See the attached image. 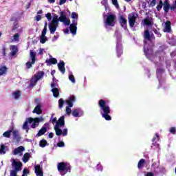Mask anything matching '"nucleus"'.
I'll list each match as a JSON object with an SVG mask.
<instances>
[{
  "label": "nucleus",
  "mask_w": 176,
  "mask_h": 176,
  "mask_svg": "<svg viewBox=\"0 0 176 176\" xmlns=\"http://www.w3.org/2000/svg\"><path fill=\"white\" fill-rule=\"evenodd\" d=\"M144 52L146 57L148 58L151 61H153L155 63V65H160L162 67V63L160 61H164V56H166V53L164 51L160 50L155 54H153V51L152 50V39H155L153 37V34L150 33L149 31H144Z\"/></svg>",
  "instance_id": "obj_1"
},
{
  "label": "nucleus",
  "mask_w": 176,
  "mask_h": 176,
  "mask_svg": "<svg viewBox=\"0 0 176 176\" xmlns=\"http://www.w3.org/2000/svg\"><path fill=\"white\" fill-rule=\"evenodd\" d=\"M63 23L64 25L68 26L71 24V21L69 18L67 17L65 12L62 11L60 13V16L58 15L54 14L52 16V21L49 23V30L50 34H54L57 31V27H58V22Z\"/></svg>",
  "instance_id": "obj_2"
},
{
  "label": "nucleus",
  "mask_w": 176,
  "mask_h": 176,
  "mask_svg": "<svg viewBox=\"0 0 176 176\" xmlns=\"http://www.w3.org/2000/svg\"><path fill=\"white\" fill-rule=\"evenodd\" d=\"M54 114H52L50 122H52L53 124L56 122L54 126V130L56 135H62L63 137H67V135H68V129L65 128L63 131L60 129V127H63V126L65 125V121L64 120V119H65V117L63 116L57 121V118H54Z\"/></svg>",
  "instance_id": "obj_3"
},
{
  "label": "nucleus",
  "mask_w": 176,
  "mask_h": 176,
  "mask_svg": "<svg viewBox=\"0 0 176 176\" xmlns=\"http://www.w3.org/2000/svg\"><path fill=\"white\" fill-rule=\"evenodd\" d=\"M109 101L100 99L98 102L99 107L100 108V115L105 120H112V118L109 116L111 113V107H109Z\"/></svg>",
  "instance_id": "obj_4"
},
{
  "label": "nucleus",
  "mask_w": 176,
  "mask_h": 176,
  "mask_svg": "<svg viewBox=\"0 0 176 176\" xmlns=\"http://www.w3.org/2000/svg\"><path fill=\"white\" fill-rule=\"evenodd\" d=\"M103 21H104V26L106 30H109L110 27H115L116 24V15L109 12L105 15L103 14Z\"/></svg>",
  "instance_id": "obj_5"
},
{
  "label": "nucleus",
  "mask_w": 176,
  "mask_h": 176,
  "mask_svg": "<svg viewBox=\"0 0 176 176\" xmlns=\"http://www.w3.org/2000/svg\"><path fill=\"white\" fill-rule=\"evenodd\" d=\"M114 36L116 38V52L117 57H120L123 54V43H122V34L119 30H116L114 33Z\"/></svg>",
  "instance_id": "obj_6"
},
{
  "label": "nucleus",
  "mask_w": 176,
  "mask_h": 176,
  "mask_svg": "<svg viewBox=\"0 0 176 176\" xmlns=\"http://www.w3.org/2000/svg\"><path fill=\"white\" fill-rule=\"evenodd\" d=\"M58 171L60 175L64 176L67 173H71V165L67 162H60L57 165Z\"/></svg>",
  "instance_id": "obj_7"
},
{
  "label": "nucleus",
  "mask_w": 176,
  "mask_h": 176,
  "mask_svg": "<svg viewBox=\"0 0 176 176\" xmlns=\"http://www.w3.org/2000/svg\"><path fill=\"white\" fill-rule=\"evenodd\" d=\"M78 13L73 12L72 13V19H73L72 23L69 25V30L72 35H76V30H78V28L76 25H78Z\"/></svg>",
  "instance_id": "obj_8"
},
{
  "label": "nucleus",
  "mask_w": 176,
  "mask_h": 176,
  "mask_svg": "<svg viewBox=\"0 0 176 176\" xmlns=\"http://www.w3.org/2000/svg\"><path fill=\"white\" fill-rule=\"evenodd\" d=\"M45 76V72L39 71L36 73L34 76L32 77L30 80V84L29 87H34L38 83V80H41Z\"/></svg>",
  "instance_id": "obj_9"
},
{
  "label": "nucleus",
  "mask_w": 176,
  "mask_h": 176,
  "mask_svg": "<svg viewBox=\"0 0 176 176\" xmlns=\"http://www.w3.org/2000/svg\"><path fill=\"white\" fill-rule=\"evenodd\" d=\"M10 162L14 168V170H11V171H16V173H19V171H21V168L23 167V163L20 162V160L12 158L10 160Z\"/></svg>",
  "instance_id": "obj_10"
},
{
  "label": "nucleus",
  "mask_w": 176,
  "mask_h": 176,
  "mask_svg": "<svg viewBox=\"0 0 176 176\" xmlns=\"http://www.w3.org/2000/svg\"><path fill=\"white\" fill-rule=\"evenodd\" d=\"M28 120L29 121V124H31L32 129H36L39 126L40 122H43L44 119L42 117L39 118H28Z\"/></svg>",
  "instance_id": "obj_11"
},
{
  "label": "nucleus",
  "mask_w": 176,
  "mask_h": 176,
  "mask_svg": "<svg viewBox=\"0 0 176 176\" xmlns=\"http://www.w3.org/2000/svg\"><path fill=\"white\" fill-rule=\"evenodd\" d=\"M75 102V96H72L69 98L67 100H66V103L67 104V107H66V113L67 115H71V108L74 107V103Z\"/></svg>",
  "instance_id": "obj_12"
},
{
  "label": "nucleus",
  "mask_w": 176,
  "mask_h": 176,
  "mask_svg": "<svg viewBox=\"0 0 176 176\" xmlns=\"http://www.w3.org/2000/svg\"><path fill=\"white\" fill-rule=\"evenodd\" d=\"M52 90L54 97H57L60 93L58 89V84H57V80L53 77V82L51 84Z\"/></svg>",
  "instance_id": "obj_13"
},
{
  "label": "nucleus",
  "mask_w": 176,
  "mask_h": 176,
  "mask_svg": "<svg viewBox=\"0 0 176 176\" xmlns=\"http://www.w3.org/2000/svg\"><path fill=\"white\" fill-rule=\"evenodd\" d=\"M138 17V14L135 12H132L128 15L129 23L131 28H134V24H135Z\"/></svg>",
  "instance_id": "obj_14"
},
{
  "label": "nucleus",
  "mask_w": 176,
  "mask_h": 176,
  "mask_svg": "<svg viewBox=\"0 0 176 176\" xmlns=\"http://www.w3.org/2000/svg\"><path fill=\"white\" fill-rule=\"evenodd\" d=\"M164 75V69H163L162 67L157 68V78L159 80L160 86H163V84L164 83V81H162V78H163Z\"/></svg>",
  "instance_id": "obj_15"
},
{
  "label": "nucleus",
  "mask_w": 176,
  "mask_h": 176,
  "mask_svg": "<svg viewBox=\"0 0 176 176\" xmlns=\"http://www.w3.org/2000/svg\"><path fill=\"white\" fill-rule=\"evenodd\" d=\"M164 32H167L168 34H171L173 30L171 29V22L170 21H166L162 23Z\"/></svg>",
  "instance_id": "obj_16"
},
{
  "label": "nucleus",
  "mask_w": 176,
  "mask_h": 176,
  "mask_svg": "<svg viewBox=\"0 0 176 176\" xmlns=\"http://www.w3.org/2000/svg\"><path fill=\"white\" fill-rule=\"evenodd\" d=\"M25 151V148L23 146H20L19 147L14 149V151L12 152V155H14V156H23V153Z\"/></svg>",
  "instance_id": "obj_17"
},
{
  "label": "nucleus",
  "mask_w": 176,
  "mask_h": 176,
  "mask_svg": "<svg viewBox=\"0 0 176 176\" xmlns=\"http://www.w3.org/2000/svg\"><path fill=\"white\" fill-rule=\"evenodd\" d=\"M119 23L124 30H127V19L123 15L119 16Z\"/></svg>",
  "instance_id": "obj_18"
},
{
  "label": "nucleus",
  "mask_w": 176,
  "mask_h": 176,
  "mask_svg": "<svg viewBox=\"0 0 176 176\" xmlns=\"http://www.w3.org/2000/svg\"><path fill=\"white\" fill-rule=\"evenodd\" d=\"M49 129V122L45 123L42 128L39 130L38 133L36 134L37 137H41V135H43L47 129Z\"/></svg>",
  "instance_id": "obj_19"
},
{
  "label": "nucleus",
  "mask_w": 176,
  "mask_h": 176,
  "mask_svg": "<svg viewBox=\"0 0 176 176\" xmlns=\"http://www.w3.org/2000/svg\"><path fill=\"white\" fill-rule=\"evenodd\" d=\"M166 38L168 39V43L170 45V46H176V36L170 34V37L168 34L166 35Z\"/></svg>",
  "instance_id": "obj_20"
},
{
  "label": "nucleus",
  "mask_w": 176,
  "mask_h": 176,
  "mask_svg": "<svg viewBox=\"0 0 176 176\" xmlns=\"http://www.w3.org/2000/svg\"><path fill=\"white\" fill-rule=\"evenodd\" d=\"M72 115L74 118H80V116H83V111L80 109H74Z\"/></svg>",
  "instance_id": "obj_21"
},
{
  "label": "nucleus",
  "mask_w": 176,
  "mask_h": 176,
  "mask_svg": "<svg viewBox=\"0 0 176 176\" xmlns=\"http://www.w3.org/2000/svg\"><path fill=\"white\" fill-rule=\"evenodd\" d=\"M12 137H13V140H14V141H15V142H20V141L21 140V136H20V133H19V131L14 130L12 131Z\"/></svg>",
  "instance_id": "obj_22"
},
{
  "label": "nucleus",
  "mask_w": 176,
  "mask_h": 176,
  "mask_svg": "<svg viewBox=\"0 0 176 176\" xmlns=\"http://www.w3.org/2000/svg\"><path fill=\"white\" fill-rule=\"evenodd\" d=\"M34 173L36 176H43V170H42V168H41V165L37 164L34 166Z\"/></svg>",
  "instance_id": "obj_23"
},
{
  "label": "nucleus",
  "mask_w": 176,
  "mask_h": 176,
  "mask_svg": "<svg viewBox=\"0 0 176 176\" xmlns=\"http://www.w3.org/2000/svg\"><path fill=\"white\" fill-rule=\"evenodd\" d=\"M58 68L62 74H65V63H64V61L60 60L59 63H58Z\"/></svg>",
  "instance_id": "obj_24"
},
{
  "label": "nucleus",
  "mask_w": 176,
  "mask_h": 176,
  "mask_svg": "<svg viewBox=\"0 0 176 176\" xmlns=\"http://www.w3.org/2000/svg\"><path fill=\"white\" fill-rule=\"evenodd\" d=\"M9 151V147L2 144L0 146V155H5Z\"/></svg>",
  "instance_id": "obj_25"
},
{
  "label": "nucleus",
  "mask_w": 176,
  "mask_h": 176,
  "mask_svg": "<svg viewBox=\"0 0 176 176\" xmlns=\"http://www.w3.org/2000/svg\"><path fill=\"white\" fill-rule=\"evenodd\" d=\"M160 140V137L159 136L158 133H155V136H154L152 139L153 145L154 146H159V144L157 142Z\"/></svg>",
  "instance_id": "obj_26"
},
{
  "label": "nucleus",
  "mask_w": 176,
  "mask_h": 176,
  "mask_svg": "<svg viewBox=\"0 0 176 176\" xmlns=\"http://www.w3.org/2000/svg\"><path fill=\"white\" fill-rule=\"evenodd\" d=\"M47 65H52V64H57V59L50 56L49 59L45 60Z\"/></svg>",
  "instance_id": "obj_27"
},
{
  "label": "nucleus",
  "mask_w": 176,
  "mask_h": 176,
  "mask_svg": "<svg viewBox=\"0 0 176 176\" xmlns=\"http://www.w3.org/2000/svg\"><path fill=\"white\" fill-rule=\"evenodd\" d=\"M30 157H31V153H26L23 155V157L22 158V162H23V163H27L28 162V160H30Z\"/></svg>",
  "instance_id": "obj_28"
},
{
  "label": "nucleus",
  "mask_w": 176,
  "mask_h": 176,
  "mask_svg": "<svg viewBox=\"0 0 176 176\" xmlns=\"http://www.w3.org/2000/svg\"><path fill=\"white\" fill-rule=\"evenodd\" d=\"M10 55L12 56V57H13V56H14L17 52H19V50L17 49V46L16 45H11L10 46Z\"/></svg>",
  "instance_id": "obj_29"
},
{
  "label": "nucleus",
  "mask_w": 176,
  "mask_h": 176,
  "mask_svg": "<svg viewBox=\"0 0 176 176\" xmlns=\"http://www.w3.org/2000/svg\"><path fill=\"white\" fill-rule=\"evenodd\" d=\"M164 10L165 13H168V10H170V3L167 0L164 1Z\"/></svg>",
  "instance_id": "obj_30"
},
{
  "label": "nucleus",
  "mask_w": 176,
  "mask_h": 176,
  "mask_svg": "<svg viewBox=\"0 0 176 176\" xmlns=\"http://www.w3.org/2000/svg\"><path fill=\"white\" fill-rule=\"evenodd\" d=\"M7 72H8V67H6V66L3 65L0 67V76L6 75Z\"/></svg>",
  "instance_id": "obj_31"
},
{
  "label": "nucleus",
  "mask_w": 176,
  "mask_h": 176,
  "mask_svg": "<svg viewBox=\"0 0 176 176\" xmlns=\"http://www.w3.org/2000/svg\"><path fill=\"white\" fill-rule=\"evenodd\" d=\"M29 123L30 121H28V118H27L22 126L23 130H25L26 133H28V130H30V126H28Z\"/></svg>",
  "instance_id": "obj_32"
},
{
  "label": "nucleus",
  "mask_w": 176,
  "mask_h": 176,
  "mask_svg": "<svg viewBox=\"0 0 176 176\" xmlns=\"http://www.w3.org/2000/svg\"><path fill=\"white\" fill-rule=\"evenodd\" d=\"M33 113L41 115L42 113V109L40 104L37 105L33 110Z\"/></svg>",
  "instance_id": "obj_33"
},
{
  "label": "nucleus",
  "mask_w": 176,
  "mask_h": 176,
  "mask_svg": "<svg viewBox=\"0 0 176 176\" xmlns=\"http://www.w3.org/2000/svg\"><path fill=\"white\" fill-rule=\"evenodd\" d=\"M68 78L70 82H72V83H76V80H75V76H74V74L72 73V72L71 71L69 72Z\"/></svg>",
  "instance_id": "obj_34"
},
{
  "label": "nucleus",
  "mask_w": 176,
  "mask_h": 176,
  "mask_svg": "<svg viewBox=\"0 0 176 176\" xmlns=\"http://www.w3.org/2000/svg\"><path fill=\"white\" fill-rule=\"evenodd\" d=\"M145 165V160L141 159L138 163V168L139 170H142V168H144V166Z\"/></svg>",
  "instance_id": "obj_35"
},
{
  "label": "nucleus",
  "mask_w": 176,
  "mask_h": 176,
  "mask_svg": "<svg viewBox=\"0 0 176 176\" xmlns=\"http://www.w3.org/2000/svg\"><path fill=\"white\" fill-rule=\"evenodd\" d=\"M151 168L153 170L154 173H159V164L155 162L152 164Z\"/></svg>",
  "instance_id": "obj_36"
},
{
  "label": "nucleus",
  "mask_w": 176,
  "mask_h": 176,
  "mask_svg": "<svg viewBox=\"0 0 176 176\" xmlns=\"http://www.w3.org/2000/svg\"><path fill=\"white\" fill-rule=\"evenodd\" d=\"M36 56V53L35 52H33L32 50H30V57L32 60V64H35V57Z\"/></svg>",
  "instance_id": "obj_37"
},
{
  "label": "nucleus",
  "mask_w": 176,
  "mask_h": 176,
  "mask_svg": "<svg viewBox=\"0 0 176 176\" xmlns=\"http://www.w3.org/2000/svg\"><path fill=\"white\" fill-rule=\"evenodd\" d=\"M101 5L104 6L105 10H109V6L108 5V0H102L101 1Z\"/></svg>",
  "instance_id": "obj_38"
},
{
  "label": "nucleus",
  "mask_w": 176,
  "mask_h": 176,
  "mask_svg": "<svg viewBox=\"0 0 176 176\" xmlns=\"http://www.w3.org/2000/svg\"><path fill=\"white\" fill-rule=\"evenodd\" d=\"M12 97L15 100H19V98H20V91H15L12 93Z\"/></svg>",
  "instance_id": "obj_39"
},
{
  "label": "nucleus",
  "mask_w": 176,
  "mask_h": 176,
  "mask_svg": "<svg viewBox=\"0 0 176 176\" xmlns=\"http://www.w3.org/2000/svg\"><path fill=\"white\" fill-rule=\"evenodd\" d=\"M12 131L13 130H9L3 133V137H5L6 138H10V135L12 134Z\"/></svg>",
  "instance_id": "obj_40"
},
{
  "label": "nucleus",
  "mask_w": 176,
  "mask_h": 176,
  "mask_svg": "<svg viewBox=\"0 0 176 176\" xmlns=\"http://www.w3.org/2000/svg\"><path fill=\"white\" fill-rule=\"evenodd\" d=\"M47 32V23H45L44 29L42 31L41 36H46V33Z\"/></svg>",
  "instance_id": "obj_41"
},
{
  "label": "nucleus",
  "mask_w": 176,
  "mask_h": 176,
  "mask_svg": "<svg viewBox=\"0 0 176 176\" xmlns=\"http://www.w3.org/2000/svg\"><path fill=\"white\" fill-rule=\"evenodd\" d=\"M46 42H47V37L46 36H40V43L43 45Z\"/></svg>",
  "instance_id": "obj_42"
},
{
  "label": "nucleus",
  "mask_w": 176,
  "mask_h": 176,
  "mask_svg": "<svg viewBox=\"0 0 176 176\" xmlns=\"http://www.w3.org/2000/svg\"><path fill=\"white\" fill-rule=\"evenodd\" d=\"M111 2L113 6H115V8H117L118 10L120 9V7L119 6V2L118 1V0H111Z\"/></svg>",
  "instance_id": "obj_43"
},
{
  "label": "nucleus",
  "mask_w": 176,
  "mask_h": 176,
  "mask_svg": "<svg viewBox=\"0 0 176 176\" xmlns=\"http://www.w3.org/2000/svg\"><path fill=\"white\" fill-rule=\"evenodd\" d=\"M170 56L172 57V58H173V60L175 63V67L176 68V50H175L172 53H170Z\"/></svg>",
  "instance_id": "obj_44"
},
{
  "label": "nucleus",
  "mask_w": 176,
  "mask_h": 176,
  "mask_svg": "<svg viewBox=\"0 0 176 176\" xmlns=\"http://www.w3.org/2000/svg\"><path fill=\"white\" fill-rule=\"evenodd\" d=\"M47 145V142L46 140H43L40 141L39 146L41 148H45V146H46Z\"/></svg>",
  "instance_id": "obj_45"
},
{
  "label": "nucleus",
  "mask_w": 176,
  "mask_h": 176,
  "mask_svg": "<svg viewBox=\"0 0 176 176\" xmlns=\"http://www.w3.org/2000/svg\"><path fill=\"white\" fill-rule=\"evenodd\" d=\"M20 35L19 34H15L13 36L12 42H19V38Z\"/></svg>",
  "instance_id": "obj_46"
},
{
  "label": "nucleus",
  "mask_w": 176,
  "mask_h": 176,
  "mask_svg": "<svg viewBox=\"0 0 176 176\" xmlns=\"http://www.w3.org/2000/svg\"><path fill=\"white\" fill-rule=\"evenodd\" d=\"M154 34H155V35H157V36L158 38H160L162 36V34H160V31L159 30V29H154Z\"/></svg>",
  "instance_id": "obj_47"
},
{
  "label": "nucleus",
  "mask_w": 176,
  "mask_h": 176,
  "mask_svg": "<svg viewBox=\"0 0 176 176\" xmlns=\"http://www.w3.org/2000/svg\"><path fill=\"white\" fill-rule=\"evenodd\" d=\"M162 8H163V1H160V3L157 6V10L160 12V10H162Z\"/></svg>",
  "instance_id": "obj_48"
},
{
  "label": "nucleus",
  "mask_w": 176,
  "mask_h": 176,
  "mask_svg": "<svg viewBox=\"0 0 176 176\" xmlns=\"http://www.w3.org/2000/svg\"><path fill=\"white\" fill-rule=\"evenodd\" d=\"M58 105H59L60 109H61L63 107H64V100H63V98H60L58 100Z\"/></svg>",
  "instance_id": "obj_49"
},
{
  "label": "nucleus",
  "mask_w": 176,
  "mask_h": 176,
  "mask_svg": "<svg viewBox=\"0 0 176 176\" xmlns=\"http://www.w3.org/2000/svg\"><path fill=\"white\" fill-rule=\"evenodd\" d=\"M169 132L170 133V134H175L176 133V128L175 127L170 128Z\"/></svg>",
  "instance_id": "obj_50"
},
{
  "label": "nucleus",
  "mask_w": 176,
  "mask_h": 176,
  "mask_svg": "<svg viewBox=\"0 0 176 176\" xmlns=\"http://www.w3.org/2000/svg\"><path fill=\"white\" fill-rule=\"evenodd\" d=\"M143 23L144 25H151V21H149V19H144Z\"/></svg>",
  "instance_id": "obj_51"
},
{
  "label": "nucleus",
  "mask_w": 176,
  "mask_h": 176,
  "mask_svg": "<svg viewBox=\"0 0 176 176\" xmlns=\"http://www.w3.org/2000/svg\"><path fill=\"white\" fill-rule=\"evenodd\" d=\"M28 174H30V170L28 169H23L22 176H27Z\"/></svg>",
  "instance_id": "obj_52"
},
{
  "label": "nucleus",
  "mask_w": 176,
  "mask_h": 176,
  "mask_svg": "<svg viewBox=\"0 0 176 176\" xmlns=\"http://www.w3.org/2000/svg\"><path fill=\"white\" fill-rule=\"evenodd\" d=\"M96 170H98V171H102V165H101V164H98L96 166Z\"/></svg>",
  "instance_id": "obj_53"
},
{
  "label": "nucleus",
  "mask_w": 176,
  "mask_h": 176,
  "mask_svg": "<svg viewBox=\"0 0 176 176\" xmlns=\"http://www.w3.org/2000/svg\"><path fill=\"white\" fill-rule=\"evenodd\" d=\"M32 60H30L29 62L26 63V67L30 69L31 67H32Z\"/></svg>",
  "instance_id": "obj_54"
},
{
  "label": "nucleus",
  "mask_w": 176,
  "mask_h": 176,
  "mask_svg": "<svg viewBox=\"0 0 176 176\" xmlns=\"http://www.w3.org/2000/svg\"><path fill=\"white\" fill-rule=\"evenodd\" d=\"M19 28V23L18 22H14L13 24V28L12 30H17Z\"/></svg>",
  "instance_id": "obj_55"
},
{
  "label": "nucleus",
  "mask_w": 176,
  "mask_h": 176,
  "mask_svg": "<svg viewBox=\"0 0 176 176\" xmlns=\"http://www.w3.org/2000/svg\"><path fill=\"white\" fill-rule=\"evenodd\" d=\"M45 17L47 19L48 21H50V20H52V14L50 12L47 13Z\"/></svg>",
  "instance_id": "obj_56"
},
{
  "label": "nucleus",
  "mask_w": 176,
  "mask_h": 176,
  "mask_svg": "<svg viewBox=\"0 0 176 176\" xmlns=\"http://www.w3.org/2000/svg\"><path fill=\"white\" fill-rule=\"evenodd\" d=\"M58 38H60V35H58V34L54 36L52 39V42H56V41H57V39H58Z\"/></svg>",
  "instance_id": "obj_57"
},
{
  "label": "nucleus",
  "mask_w": 176,
  "mask_h": 176,
  "mask_svg": "<svg viewBox=\"0 0 176 176\" xmlns=\"http://www.w3.org/2000/svg\"><path fill=\"white\" fill-rule=\"evenodd\" d=\"M43 53H45V49L40 48L39 50H38V54L40 56H42L43 54Z\"/></svg>",
  "instance_id": "obj_58"
},
{
  "label": "nucleus",
  "mask_w": 176,
  "mask_h": 176,
  "mask_svg": "<svg viewBox=\"0 0 176 176\" xmlns=\"http://www.w3.org/2000/svg\"><path fill=\"white\" fill-rule=\"evenodd\" d=\"M64 145V142H59L58 143H57V146H58L59 148H63Z\"/></svg>",
  "instance_id": "obj_59"
},
{
  "label": "nucleus",
  "mask_w": 176,
  "mask_h": 176,
  "mask_svg": "<svg viewBox=\"0 0 176 176\" xmlns=\"http://www.w3.org/2000/svg\"><path fill=\"white\" fill-rule=\"evenodd\" d=\"M35 19H36V21H41V20L42 19V16L37 14V15H36Z\"/></svg>",
  "instance_id": "obj_60"
},
{
  "label": "nucleus",
  "mask_w": 176,
  "mask_h": 176,
  "mask_svg": "<svg viewBox=\"0 0 176 176\" xmlns=\"http://www.w3.org/2000/svg\"><path fill=\"white\" fill-rule=\"evenodd\" d=\"M155 5H156V0H152L150 3V6H155Z\"/></svg>",
  "instance_id": "obj_61"
},
{
  "label": "nucleus",
  "mask_w": 176,
  "mask_h": 176,
  "mask_svg": "<svg viewBox=\"0 0 176 176\" xmlns=\"http://www.w3.org/2000/svg\"><path fill=\"white\" fill-rule=\"evenodd\" d=\"M65 2H67V0H60L59 1V5H64V3H65Z\"/></svg>",
  "instance_id": "obj_62"
},
{
  "label": "nucleus",
  "mask_w": 176,
  "mask_h": 176,
  "mask_svg": "<svg viewBox=\"0 0 176 176\" xmlns=\"http://www.w3.org/2000/svg\"><path fill=\"white\" fill-rule=\"evenodd\" d=\"M170 10H175V9H176V6L175 5H172V6H170Z\"/></svg>",
  "instance_id": "obj_63"
},
{
  "label": "nucleus",
  "mask_w": 176,
  "mask_h": 176,
  "mask_svg": "<svg viewBox=\"0 0 176 176\" xmlns=\"http://www.w3.org/2000/svg\"><path fill=\"white\" fill-rule=\"evenodd\" d=\"M145 176H155L153 173L148 172L145 174Z\"/></svg>",
  "instance_id": "obj_64"
}]
</instances>
